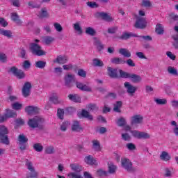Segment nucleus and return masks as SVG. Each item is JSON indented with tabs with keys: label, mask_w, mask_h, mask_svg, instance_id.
<instances>
[{
	"label": "nucleus",
	"mask_w": 178,
	"mask_h": 178,
	"mask_svg": "<svg viewBox=\"0 0 178 178\" xmlns=\"http://www.w3.org/2000/svg\"><path fill=\"white\" fill-rule=\"evenodd\" d=\"M8 134H9L8 128L4 125H0V142L6 145H9V144H10Z\"/></svg>",
	"instance_id": "nucleus-1"
},
{
	"label": "nucleus",
	"mask_w": 178,
	"mask_h": 178,
	"mask_svg": "<svg viewBox=\"0 0 178 178\" xmlns=\"http://www.w3.org/2000/svg\"><path fill=\"white\" fill-rule=\"evenodd\" d=\"M42 123H44V119L40 117H35L28 121V124L31 129H37L38 126L40 129H42Z\"/></svg>",
	"instance_id": "nucleus-2"
},
{
	"label": "nucleus",
	"mask_w": 178,
	"mask_h": 178,
	"mask_svg": "<svg viewBox=\"0 0 178 178\" xmlns=\"http://www.w3.org/2000/svg\"><path fill=\"white\" fill-rule=\"evenodd\" d=\"M31 51L33 55H36L37 56H44L46 55V53L44 50H42V47L40 46V44L36 43H31L30 46Z\"/></svg>",
	"instance_id": "nucleus-3"
},
{
	"label": "nucleus",
	"mask_w": 178,
	"mask_h": 178,
	"mask_svg": "<svg viewBox=\"0 0 178 178\" xmlns=\"http://www.w3.org/2000/svg\"><path fill=\"white\" fill-rule=\"evenodd\" d=\"M17 140L19 145V149L21 151H26V149H27V143L29 141V138H27V137L22 134L18 136Z\"/></svg>",
	"instance_id": "nucleus-4"
},
{
	"label": "nucleus",
	"mask_w": 178,
	"mask_h": 178,
	"mask_svg": "<svg viewBox=\"0 0 178 178\" xmlns=\"http://www.w3.org/2000/svg\"><path fill=\"white\" fill-rule=\"evenodd\" d=\"M121 165L127 172H136V168H133V163L128 159H121Z\"/></svg>",
	"instance_id": "nucleus-5"
},
{
	"label": "nucleus",
	"mask_w": 178,
	"mask_h": 178,
	"mask_svg": "<svg viewBox=\"0 0 178 178\" xmlns=\"http://www.w3.org/2000/svg\"><path fill=\"white\" fill-rule=\"evenodd\" d=\"M95 17H97V19H102V20H104V22H108V23H111V22H113V18L112 17V16L105 12L96 13Z\"/></svg>",
	"instance_id": "nucleus-6"
},
{
	"label": "nucleus",
	"mask_w": 178,
	"mask_h": 178,
	"mask_svg": "<svg viewBox=\"0 0 178 178\" xmlns=\"http://www.w3.org/2000/svg\"><path fill=\"white\" fill-rule=\"evenodd\" d=\"M135 29H138L140 30H144L147 27V19L143 17H138L134 24Z\"/></svg>",
	"instance_id": "nucleus-7"
},
{
	"label": "nucleus",
	"mask_w": 178,
	"mask_h": 178,
	"mask_svg": "<svg viewBox=\"0 0 178 178\" xmlns=\"http://www.w3.org/2000/svg\"><path fill=\"white\" fill-rule=\"evenodd\" d=\"M25 165L31 172L30 173H32V177H38V172L35 171V168H34V165H33V162H31L29 159H25Z\"/></svg>",
	"instance_id": "nucleus-8"
},
{
	"label": "nucleus",
	"mask_w": 178,
	"mask_h": 178,
	"mask_svg": "<svg viewBox=\"0 0 178 178\" xmlns=\"http://www.w3.org/2000/svg\"><path fill=\"white\" fill-rule=\"evenodd\" d=\"M10 72H11V73H13V74H14V76H15L17 79H22L26 77L24 72H23L22 70L17 69L16 67H11Z\"/></svg>",
	"instance_id": "nucleus-9"
},
{
	"label": "nucleus",
	"mask_w": 178,
	"mask_h": 178,
	"mask_svg": "<svg viewBox=\"0 0 178 178\" xmlns=\"http://www.w3.org/2000/svg\"><path fill=\"white\" fill-rule=\"evenodd\" d=\"M30 92H31V83L26 82L22 88L23 97L27 98V97H29Z\"/></svg>",
	"instance_id": "nucleus-10"
},
{
	"label": "nucleus",
	"mask_w": 178,
	"mask_h": 178,
	"mask_svg": "<svg viewBox=\"0 0 178 178\" xmlns=\"http://www.w3.org/2000/svg\"><path fill=\"white\" fill-rule=\"evenodd\" d=\"M124 87L127 90V92L129 94V95H134L136 91H137V87L134 86L129 82H124Z\"/></svg>",
	"instance_id": "nucleus-11"
},
{
	"label": "nucleus",
	"mask_w": 178,
	"mask_h": 178,
	"mask_svg": "<svg viewBox=\"0 0 178 178\" xmlns=\"http://www.w3.org/2000/svg\"><path fill=\"white\" fill-rule=\"evenodd\" d=\"M144 118L141 115H135L131 118V124H141Z\"/></svg>",
	"instance_id": "nucleus-12"
},
{
	"label": "nucleus",
	"mask_w": 178,
	"mask_h": 178,
	"mask_svg": "<svg viewBox=\"0 0 178 178\" xmlns=\"http://www.w3.org/2000/svg\"><path fill=\"white\" fill-rule=\"evenodd\" d=\"M25 112H26L28 115H36V113H40V108L33 106H28L25 108Z\"/></svg>",
	"instance_id": "nucleus-13"
},
{
	"label": "nucleus",
	"mask_w": 178,
	"mask_h": 178,
	"mask_svg": "<svg viewBox=\"0 0 178 178\" xmlns=\"http://www.w3.org/2000/svg\"><path fill=\"white\" fill-rule=\"evenodd\" d=\"M74 81V76L72 74H67L65 76V84L66 87L70 88V87H73V83Z\"/></svg>",
	"instance_id": "nucleus-14"
},
{
	"label": "nucleus",
	"mask_w": 178,
	"mask_h": 178,
	"mask_svg": "<svg viewBox=\"0 0 178 178\" xmlns=\"http://www.w3.org/2000/svg\"><path fill=\"white\" fill-rule=\"evenodd\" d=\"M107 74L111 79H118V70L113 68L112 67H107Z\"/></svg>",
	"instance_id": "nucleus-15"
},
{
	"label": "nucleus",
	"mask_w": 178,
	"mask_h": 178,
	"mask_svg": "<svg viewBox=\"0 0 178 178\" xmlns=\"http://www.w3.org/2000/svg\"><path fill=\"white\" fill-rule=\"evenodd\" d=\"M131 37L138 38V35L136 33H133L131 32H123L122 35L118 37L119 40H129V38H131Z\"/></svg>",
	"instance_id": "nucleus-16"
},
{
	"label": "nucleus",
	"mask_w": 178,
	"mask_h": 178,
	"mask_svg": "<svg viewBox=\"0 0 178 178\" xmlns=\"http://www.w3.org/2000/svg\"><path fill=\"white\" fill-rule=\"evenodd\" d=\"M67 57L66 56H58L57 58L54 60V63H58V65H65V63H67Z\"/></svg>",
	"instance_id": "nucleus-17"
},
{
	"label": "nucleus",
	"mask_w": 178,
	"mask_h": 178,
	"mask_svg": "<svg viewBox=\"0 0 178 178\" xmlns=\"http://www.w3.org/2000/svg\"><path fill=\"white\" fill-rule=\"evenodd\" d=\"M85 163H87V165H90L91 166H97L98 165V163H97V160L94 159V156L89 155L85 157L84 159Z\"/></svg>",
	"instance_id": "nucleus-18"
},
{
	"label": "nucleus",
	"mask_w": 178,
	"mask_h": 178,
	"mask_svg": "<svg viewBox=\"0 0 178 178\" xmlns=\"http://www.w3.org/2000/svg\"><path fill=\"white\" fill-rule=\"evenodd\" d=\"M76 86L79 88V90H81V91H86L88 92H90V91H92L91 88H90V86L83 84V83L76 82Z\"/></svg>",
	"instance_id": "nucleus-19"
},
{
	"label": "nucleus",
	"mask_w": 178,
	"mask_h": 178,
	"mask_svg": "<svg viewBox=\"0 0 178 178\" xmlns=\"http://www.w3.org/2000/svg\"><path fill=\"white\" fill-rule=\"evenodd\" d=\"M11 20L16 23L17 26H22V24L23 23L22 19H20V17L17 14V13H13L11 14Z\"/></svg>",
	"instance_id": "nucleus-20"
},
{
	"label": "nucleus",
	"mask_w": 178,
	"mask_h": 178,
	"mask_svg": "<svg viewBox=\"0 0 178 178\" xmlns=\"http://www.w3.org/2000/svg\"><path fill=\"white\" fill-rule=\"evenodd\" d=\"M94 45L96 46V48L99 52H101V51L104 50V48H105V45H104V44H102L101 40H98V38H94Z\"/></svg>",
	"instance_id": "nucleus-21"
},
{
	"label": "nucleus",
	"mask_w": 178,
	"mask_h": 178,
	"mask_svg": "<svg viewBox=\"0 0 178 178\" xmlns=\"http://www.w3.org/2000/svg\"><path fill=\"white\" fill-rule=\"evenodd\" d=\"M68 98L70 101H72V102H76L80 104L81 102V97L77 94H70L68 95Z\"/></svg>",
	"instance_id": "nucleus-22"
},
{
	"label": "nucleus",
	"mask_w": 178,
	"mask_h": 178,
	"mask_svg": "<svg viewBox=\"0 0 178 178\" xmlns=\"http://www.w3.org/2000/svg\"><path fill=\"white\" fill-rule=\"evenodd\" d=\"M72 131L80 132L83 131V127L80 125V122L79 121H74L72 125Z\"/></svg>",
	"instance_id": "nucleus-23"
},
{
	"label": "nucleus",
	"mask_w": 178,
	"mask_h": 178,
	"mask_svg": "<svg viewBox=\"0 0 178 178\" xmlns=\"http://www.w3.org/2000/svg\"><path fill=\"white\" fill-rule=\"evenodd\" d=\"M119 54H120V55H122V56H124V58L131 57V53L127 49H124V48L120 49Z\"/></svg>",
	"instance_id": "nucleus-24"
},
{
	"label": "nucleus",
	"mask_w": 178,
	"mask_h": 178,
	"mask_svg": "<svg viewBox=\"0 0 178 178\" xmlns=\"http://www.w3.org/2000/svg\"><path fill=\"white\" fill-rule=\"evenodd\" d=\"M70 168L72 170H73L74 172H76V173H80V172L83 170V167H81V165H80V164H78V163L70 164Z\"/></svg>",
	"instance_id": "nucleus-25"
},
{
	"label": "nucleus",
	"mask_w": 178,
	"mask_h": 178,
	"mask_svg": "<svg viewBox=\"0 0 178 178\" xmlns=\"http://www.w3.org/2000/svg\"><path fill=\"white\" fill-rule=\"evenodd\" d=\"M129 79L133 83H140V81L143 80L140 75H137L136 74H131Z\"/></svg>",
	"instance_id": "nucleus-26"
},
{
	"label": "nucleus",
	"mask_w": 178,
	"mask_h": 178,
	"mask_svg": "<svg viewBox=\"0 0 178 178\" xmlns=\"http://www.w3.org/2000/svg\"><path fill=\"white\" fill-rule=\"evenodd\" d=\"M170 156L169 155V153H168L167 152H162L161 155H160V159H161V161H164L165 162H168V161H170Z\"/></svg>",
	"instance_id": "nucleus-27"
},
{
	"label": "nucleus",
	"mask_w": 178,
	"mask_h": 178,
	"mask_svg": "<svg viewBox=\"0 0 178 178\" xmlns=\"http://www.w3.org/2000/svg\"><path fill=\"white\" fill-rule=\"evenodd\" d=\"M49 15L48 14V11H47V8H42L40 10V13L38 15V17L40 19H45L46 17H49Z\"/></svg>",
	"instance_id": "nucleus-28"
},
{
	"label": "nucleus",
	"mask_w": 178,
	"mask_h": 178,
	"mask_svg": "<svg viewBox=\"0 0 178 178\" xmlns=\"http://www.w3.org/2000/svg\"><path fill=\"white\" fill-rule=\"evenodd\" d=\"M0 34L1 35H4V37H7V38H12V31L9 30L0 29Z\"/></svg>",
	"instance_id": "nucleus-29"
},
{
	"label": "nucleus",
	"mask_w": 178,
	"mask_h": 178,
	"mask_svg": "<svg viewBox=\"0 0 178 178\" xmlns=\"http://www.w3.org/2000/svg\"><path fill=\"white\" fill-rule=\"evenodd\" d=\"M112 63L115 65H124L126 63V60H123L122 58H114L111 60Z\"/></svg>",
	"instance_id": "nucleus-30"
},
{
	"label": "nucleus",
	"mask_w": 178,
	"mask_h": 178,
	"mask_svg": "<svg viewBox=\"0 0 178 178\" xmlns=\"http://www.w3.org/2000/svg\"><path fill=\"white\" fill-rule=\"evenodd\" d=\"M81 115L83 118H85L86 119H88V120H92L93 118L92 115L90 114V112L83 109L81 111Z\"/></svg>",
	"instance_id": "nucleus-31"
},
{
	"label": "nucleus",
	"mask_w": 178,
	"mask_h": 178,
	"mask_svg": "<svg viewBox=\"0 0 178 178\" xmlns=\"http://www.w3.org/2000/svg\"><path fill=\"white\" fill-rule=\"evenodd\" d=\"M92 148L95 149V151L99 152L101 151V144L99 143V141L97 140H94L92 141Z\"/></svg>",
	"instance_id": "nucleus-32"
},
{
	"label": "nucleus",
	"mask_w": 178,
	"mask_h": 178,
	"mask_svg": "<svg viewBox=\"0 0 178 178\" xmlns=\"http://www.w3.org/2000/svg\"><path fill=\"white\" fill-rule=\"evenodd\" d=\"M122 105H123V102L122 101L117 102L116 104H114V112H117V113H120V108H122Z\"/></svg>",
	"instance_id": "nucleus-33"
},
{
	"label": "nucleus",
	"mask_w": 178,
	"mask_h": 178,
	"mask_svg": "<svg viewBox=\"0 0 178 178\" xmlns=\"http://www.w3.org/2000/svg\"><path fill=\"white\" fill-rule=\"evenodd\" d=\"M155 31H156V34H159V35L163 34V31H164L163 26H162V24H158L156 26Z\"/></svg>",
	"instance_id": "nucleus-34"
},
{
	"label": "nucleus",
	"mask_w": 178,
	"mask_h": 178,
	"mask_svg": "<svg viewBox=\"0 0 178 178\" xmlns=\"http://www.w3.org/2000/svg\"><path fill=\"white\" fill-rule=\"evenodd\" d=\"M45 65H47V63L42 60H38L35 63V67H38V69H44Z\"/></svg>",
	"instance_id": "nucleus-35"
},
{
	"label": "nucleus",
	"mask_w": 178,
	"mask_h": 178,
	"mask_svg": "<svg viewBox=\"0 0 178 178\" xmlns=\"http://www.w3.org/2000/svg\"><path fill=\"white\" fill-rule=\"evenodd\" d=\"M44 154H47L49 155L55 154V147H54V146L46 147L44 149Z\"/></svg>",
	"instance_id": "nucleus-36"
},
{
	"label": "nucleus",
	"mask_w": 178,
	"mask_h": 178,
	"mask_svg": "<svg viewBox=\"0 0 178 178\" xmlns=\"http://www.w3.org/2000/svg\"><path fill=\"white\" fill-rule=\"evenodd\" d=\"M95 29H94L92 27H87L86 29V33L88 34V35H91L92 37H94L96 34Z\"/></svg>",
	"instance_id": "nucleus-37"
},
{
	"label": "nucleus",
	"mask_w": 178,
	"mask_h": 178,
	"mask_svg": "<svg viewBox=\"0 0 178 178\" xmlns=\"http://www.w3.org/2000/svg\"><path fill=\"white\" fill-rule=\"evenodd\" d=\"M33 147L37 152H41L42 149H44V146H42L41 143H35L33 144Z\"/></svg>",
	"instance_id": "nucleus-38"
},
{
	"label": "nucleus",
	"mask_w": 178,
	"mask_h": 178,
	"mask_svg": "<svg viewBox=\"0 0 178 178\" xmlns=\"http://www.w3.org/2000/svg\"><path fill=\"white\" fill-rule=\"evenodd\" d=\"M93 65L97 67H102L104 66V62L98 58L93 59Z\"/></svg>",
	"instance_id": "nucleus-39"
},
{
	"label": "nucleus",
	"mask_w": 178,
	"mask_h": 178,
	"mask_svg": "<svg viewBox=\"0 0 178 178\" xmlns=\"http://www.w3.org/2000/svg\"><path fill=\"white\" fill-rule=\"evenodd\" d=\"M168 72L170 74H172V76H178L177 70L172 66H169L168 67Z\"/></svg>",
	"instance_id": "nucleus-40"
},
{
	"label": "nucleus",
	"mask_w": 178,
	"mask_h": 178,
	"mask_svg": "<svg viewBox=\"0 0 178 178\" xmlns=\"http://www.w3.org/2000/svg\"><path fill=\"white\" fill-rule=\"evenodd\" d=\"M44 41L47 45H49V44H51V42H54V41H55V38L51 36H46L44 38Z\"/></svg>",
	"instance_id": "nucleus-41"
},
{
	"label": "nucleus",
	"mask_w": 178,
	"mask_h": 178,
	"mask_svg": "<svg viewBox=\"0 0 178 178\" xmlns=\"http://www.w3.org/2000/svg\"><path fill=\"white\" fill-rule=\"evenodd\" d=\"M174 42H172V45L175 49H178V34H175L172 36Z\"/></svg>",
	"instance_id": "nucleus-42"
},
{
	"label": "nucleus",
	"mask_w": 178,
	"mask_h": 178,
	"mask_svg": "<svg viewBox=\"0 0 178 178\" xmlns=\"http://www.w3.org/2000/svg\"><path fill=\"white\" fill-rule=\"evenodd\" d=\"M69 126H70V122H69L68 121L63 122L62 123V124L60 125L61 131H66V130L67 129V127H69Z\"/></svg>",
	"instance_id": "nucleus-43"
},
{
	"label": "nucleus",
	"mask_w": 178,
	"mask_h": 178,
	"mask_svg": "<svg viewBox=\"0 0 178 178\" xmlns=\"http://www.w3.org/2000/svg\"><path fill=\"white\" fill-rule=\"evenodd\" d=\"M120 77L122 79H130L131 73L126 72L122 70H120Z\"/></svg>",
	"instance_id": "nucleus-44"
},
{
	"label": "nucleus",
	"mask_w": 178,
	"mask_h": 178,
	"mask_svg": "<svg viewBox=\"0 0 178 178\" xmlns=\"http://www.w3.org/2000/svg\"><path fill=\"white\" fill-rule=\"evenodd\" d=\"M148 138H151V135H149V134L147 132H140L139 140H148Z\"/></svg>",
	"instance_id": "nucleus-45"
},
{
	"label": "nucleus",
	"mask_w": 178,
	"mask_h": 178,
	"mask_svg": "<svg viewBox=\"0 0 178 178\" xmlns=\"http://www.w3.org/2000/svg\"><path fill=\"white\" fill-rule=\"evenodd\" d=\"M154 102H156L157 105H166L168 100H166V99H155Z\"/></svg>",
	"instance_id": "nucleus-46"
},
{
	"label": "nucleus",
	"mask_w": 178,
	"mask_h": 178,
	"mask_svg": "<svg viewBox=\"0 0 178 178\" xmlns=\"http://www.w3.org/2000/svg\"><path fill=\"white\" fill-rule=\"evenodd\" d=\"M117 124L120 127H123V126H126V119H124V118H120L118 120Z\"/></svg>",
	"instance_id": "nucleus-47"
},
{
	"label": "nucleus",
	"mask_w": 178,
	"mask_h": 178,
	"mask_svg": "<svg viewBox=\"0 0 178 178\" xmlns=\"http://www.w3.org/2000/svg\"><path fill=\"white\" fill-rule=\"evenodd\" d=\"M50 102H52L55 105H57L58 104H60L58 97L57 95H53L49 98Z\"/></svg>",
	"instance_id": "nucleus-48"
},
{
	"label": "nucleus",
	"mask_w": 178,
	"mask_h": 178,
	"mask_svg": "<svg viewBox=\"0 0 178 178\" xmlns=\"http://www.w3.org/2000/svg\"><path fill=\"white\" fill-rule=\"evenodd\" d=\"M22 106H23V105L19 102H15L12 104V108L15 111H19V110L22 109Z\"/></svg>",
	"instance_id": "nucleus-49"
},
{
	"label": "nucleus",
	"mask_w": 178,
	"mask_h": 178,
	"mask_svg": "<svg viewBox=\"0 0 178 178\" xmlns=\"http://www.w3.org/2000/svg\"><path fill=\"white\" fill-rule=\"evenodd\" d=\"M54 26L56 31H58V33H61V31H63V28L62 27V25H60V24L58 22L54 23Z\"/></svg>",
	"instance_id": "nucleus-50"
},
{
	"label": "nucleus",
	"mask_w": 178,
	"mask_h": 178,
	"mask_svg": "<svg viewBox=\"0 0 178 178\" xmlns=\"http://www.w3.org/2000/svg\"><path fill=\"white\" fill-rule=\"evenodd\" d=\"M108 172L109 173H115L116 172V166L113 163L108 164Z\"/></svg>",
	"instance_id": "nucleus-51"
},
{
	"label": "nucleus",
	"mask_w": 178,
	"mask_h": 178,
	"mask_svg": "<svg viewBox=\"0 0 178 178\" xmlns=\"http://www.w3.org/2000/svg\"><path fill=\"white\" fill-rule=\"evenodd\" d=\"M88 111H98L99 108L97 106V104H90L88 106Z\"/></svg>",
	"instance_id": "nucleus-52"
},
{
	"label": "nucleus",
	"mask_w": 178,
	"mask_h": 178,
	"mask_svg": "<svg viewBox=\"0 0 178 178\" xmlns=\"http://www.w3.org/2000/svg\"><path fill=\"white\" fill-rule=\"evenodd\" d=\"M130 133L132 134L133 137H135V138H138L140 140V136L141 131H138L137 130L130 131Z\"/></svg>",
	"instance_id": "nucleus-53"
},
{
	"label": "nucleus",
	"mask_w": 178,
	"mask_h": 178,
	"mask_svg": "<svg viewBox=\"0 0 178 178\" xmlns=\"http://www.w3.org/2000/svg\"><path fill=\"white\" fill-rule=\"evenodd\" d=\"M141 6H144L145 8H150V6H152V4L149 0H143L141 3Z\"/></svg>",
	"instance_id": "nucleus-54"
},
{
	"label": "nucleus",
	"mask_w": 178,
	"mask_h": 178,
	"mask_svg": "<svg viewBox=\"0 0 178 178\" xmlns=\"http://www.w3.org/2000/svg\"><path fill=\"white\" fill-rule=\"evenodd\" d=\"M74 29L76 30V31H78L79 34H81L83 33V29H81V26H80L79 23H76L74 24Z\"/></svg>",
	"instance_id": "nucleus-55"
},
{
	"label": "nucleus",
	"mask_w": 178,
	"mask_h": 178,
	"mask_svg": "<svg viewBox=\"0 0 178 178\" xmlns=\"http://www.w3.org/2000/svg\"><path fill=\"white\" fill-rule=\"evenodd\" d=\"M23 69H30L31 67V63H30V60H26L24 61L22 65Z\"/></svg>",
	"instance_id": "nucleus-56"
},
{
	"label": "nucleus",
	"mask_w": 178,
	"mask_h": 178,
	"mask_svg": "<svg viewBox=\"0 0 178 178\" xmlns=\"http://www.w3.org/2000/svg\"><path fill=\"white\" fill-rule=\"evenodd\" d=\"M57 115H58V118H59L60 119H63V116L65 115V111H63V109L62 108H58L57 110Z\"/></svg>",
	"instance_id": "nucleus-57"
},
{
	"label": "nucleus",
	"mask_w": 178,
	"mask_h": 178,
	"mask_svg": "<svg viewBox=\"0 0 178 178\" xmlns=\"http://www.w3.org/2000/svg\"><path fill=\"white\" fill-rule=\"evenodd\" d=\"M78 76H80V77L86 78L87 77V72L83 69H79L78 70Z\"/></svg>",
	"instance_id": "nucleus-58"
},
{
	"label": "nucleus",
	"mask_w": 178,
	"mask_h": 178,
	"mask_svg": "<svg viewBox=\"0 0 178 178\" xmlns=\"http://www.w3.org/2000/svg\"><path fill=\"white\" fill-rule=\"evenodd\" d=\"M125 63H127V65H128V66H129L130 67H136V63H134V61H133L131 58H129L128 60H127L125 61Z\"/></svg>",
	"instance_id": "nucleus-59"
},
{
	"label": "nucleus",
	"mask_w": 178,
	"mask_h": 178,
	"mask_svg": "<svg viewBox=\"0 0 178 178\" xmlns=\"http://www.w3.org/2000/svg\"><path fill=\"white\" fill-rule=\"evenodd\" d=\"M68 176L69 177H72V178H83L81 175L76 172H70V174H68Z\"/></svg>",
	"instance_id": "nucleus-60"
},
{
	"label": "nucleus",
	"mask_w": 178,
	"mask_h": 178,
	"mask_svg": "<svg viewBox=\"0 0 178 178\" xmlns=\"http://www.w3.org/2000/svg\"><path fill=\"white\" fill-rule=\"evenodd\" d=\"M116 31H118V26H113L111 28H108L107 30V33H108V34H115V33H116Z\"/></svg>",
	"instance_id": "nucleus-61"
},
{
	"label": "nucleus",
	"mask_w": 178,
	"mask_h": 178,
	"mask_svg": "<svg viewBox=\"0 0 178 178\" xmlns=\"http://www.w3.org/2000/svg\"><path fill=\"white\" fill-rule=\"evenodd\" d=\"M86 4L88 6H89V8H98L99 6L97 3L92 2V1H88Z\"/></svg>",
	"instance_id": "nucleus-62"
},
{
	"label": "nucleus",
	"mask_w": 178,
	"mask_h": 178,
	"mask_svg": "<svg viewBox=\"0 0 178 178\" xmlns=\"http://www.w3.org/2000/svg\"><path fill=\"white\" fill-rule=\"evenodd\" d=\"M0 24L2 27H7L8 26V22L5 20V18L0 17Z\"/></svg>",
	"instance_id": "nucleus-63"
},
{
	"label": "nucleus",
	"mask_w": 178,
	"mask_h": 178,
	"mask_svg": "<svg viewBox=\"0 0 178 178\" xmlns=\"http://www.w3.org/2000/svg\"><path fill=\"white\" fill-rule=\"evenodd\" d=\"M166 55L168 58H170V59H171L172 60H175L176 59V56L175 54H173V53H172V51H167L166 52Z\"/></svg>",
	"instance_id": "nucleus-64"
}]
</instances>
